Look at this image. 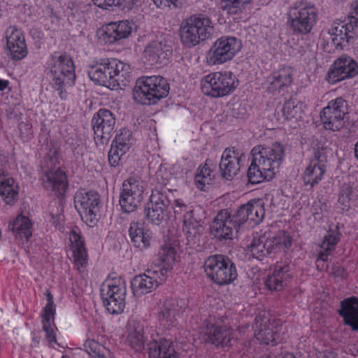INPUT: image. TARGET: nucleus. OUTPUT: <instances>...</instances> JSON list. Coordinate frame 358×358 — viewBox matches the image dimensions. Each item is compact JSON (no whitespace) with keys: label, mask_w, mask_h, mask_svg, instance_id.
<instances>
[{"label":"nucleus","mask_w":358,"mask_h":358,"mask_svg":"<svg viewBox=\"0 0 358 358\" xmlns=\"http://www.w3.org/2000/svg\"><path fill=\"white\" fill-rule=\"evenodd\" d=\"M215 178V172L214 169L206 161L197 168L194 176V184L199 189L205 191L213 184Z\"/></svg>","instance_id":"nucleus-42"},{"label":"nucleus","mask_w":358,"mask_h":358,"mask_svg":"<svg viewBox=\"0 0 358 358\" xmlns=\"http://www.w3.org/2000/svg\"><path fill=\"white\" fill-rule=\"evenodd\" d=\"M50 222L55 226L56 228L61 229L62 223L64 222V215L62 213L60 206L57 208L55 213L51 211L50 213Z\"/></svg>","instance_id":"nucleus-50"},{"label":"nucleus","mask_w":358,"mask_h":358,"mask_svg":"<svg viewBox=\"0 0 358 358\" xmlns=\"http://www.w3.org/2000/svg\"><path fill=\"white\" fill-rule=\"evenodd\" d=\"M264 206L262 200L252 199L240 206L235 215L238 225L245 224L254 227L262 222L265 215Z\"/></svg>","instance_id":"nucleus-26"},{"label":"nucleus","mask_w":358,"mask_h":358,"mask_svg":"<svg viewBox=\"0 0 358 358\" xmlns=\"http://www.w3.org/2000/svg\"><path fill=\"white\" fill-rule=\"evenodd\" d=\"M45 73L51 86L63 98V90L72 86L76 80V72L73 62L66 55L55 53L51 55L45 64Z\"/></svg>","instance_id":"nucleus-4"},{"label":"nucleus","mask_w":358,"mask_h":358,"mask_svg":"<svg viewBox=\"0 0 358 358\" xmlns=\"http://www.w3.org/2000/svg\"><path fill=\"white\" fill-rule=\"evenodd\" d=\"M75 208L82 220L89 227H94L99 219V195L93 191L81 189L74 196Z\"/></svg>","instance_id":"nucleus-15"},{"label":"nucleus","mask_w":358,"mask_h":358,"mask_svg":"<svg viewBox=\"0 0 358 358\" xmlns=\"http://www.w3.org/2000/svg\"><path fill=\"white\" fill-rule=\"evenodd\" d=\"M33 223L29 217L20 214L8 223V228L15 239L22 243L28 241L32 236Z\"/></svg>","instance_id":"nucleus-39"},{"label":"nucleus","mask_w":358,"mask_h":358,"mask_svg":"<svg viewBox=\"0 0 358 358\" xmlns=\"http://www.w3.org/2000/svg\"><path fill=\"white\" fill-rule=\"evenodd\" d=\"M291 245L292 238L287 233L275 228H268L254 234L245 251L250 257L262 261L272 252L287 250Z\"/></svg>","instance_id":"nucleus-3"},{"label":"nucleus","mask_w":358,"mask_h":358,"mask_svg":"<svg viewBox=\"0 0 358 358\" xmlns=\"http://www.w3.org/2000/svg\"><path fill=\"white\" fill-rule=\"evenodd\" d=\"M348 108L345 100L338 97L328 102L320 113V120L325 129L336 131L345 124Z\"/></svg>","instance_id":"nucleus-17"},{"label":"nucleus","mask_w":358,"mask_h":358,"mask_svg":"<svg viewBox=\"0 0 358 358\" xmlns=\"http://www.w3.org/2000/svg\"><path fill=\"white\" fill-rule=\"evenodd\" d=\"M127 343L135 351L142 350L145 343L143 328L138 327L137 329H131L127 336Z\"/></svg>","instance_id":"nucleus-47"},{"label":"nucleus","mask_w":358,"mask_h":358,"mask_svg":"<svg viewBox=\"0 0 358 358\" xmlns=\"http://www.w3.org/2000/svg\"><path fill=\"white\" fill-rule=\"evenodd\" d=\"M152 3L159 8H170L175 5L178 0H151Z\"/></svg>","instance_id":"nucleus-60"},{"label":"nucleus","mask_w":358,"mask_h":358,"mask_svg":"<svg viewBox=\"0 0 358 358\" xmlns=\"http://www.w3.org/2000/svg\"><path fill=\"white\" fill-rule=\"evenodd\" d=\"M357 75V62L348 55H343L337 57L330 65L325 80L330 85H336L352 79Z\"/></svg>","instance_id":"nucleus-19"},{"label":"nucleus","mask_w":358,"mask_h":358,"mask_svg":"<svg viewBox=\"0 0 358 358\" xmlns=\"http://www.w3.org/2000/svg\"><path fill=\"white\" fill-rule=\"evenodd\" d=\"M69 252L79 272H83L87 265V252L79 234L72 231L69 234Z\"/></svg>","instance_id":"nucleus-36"},{"label":"nucleus","mask_w":358,"mask_h":358,"mask_svg":"<svg viewBox=\"0 0 358 358\" xmlns=\"http://www.w3.org/2000/svg\"><path fill=\"white\" fill-rule=\"evenodd\" d=\"M126 293V284L121 278H108L104 281L101 288V295L109 313L117 315L124 310Z\"/></svg>","instance_id":"nucleus-12"},{"label":"nucleus","mask_w":358,"mask_h":358,"mask_svg":"<svg viewBox=\"0 0 358 358\" xmlns=\"http://www.w3.org/2000/svg\"><path fill=\"white\" fill-rule=\"evenodd\" d=\"M350 197H347L345 194H343L340 192V194L338 199V207L343 210H348L350 208L351 203L352 201L349 199Z\"/></svg>","instance_id":"nucleus-55"},{"label":"nucleus","mask_w":358,"mask_h":358,"mask_svg":"<svg viewBox=\"0 0 358 358\" xmlns=\"http://www.w3.org/2000/svg\"><path fill=\"white\" fill-rule=\"evenodd\" d=\"M93 3L104 10H109L111 8L116 6L117 3V0H91Z\"/></svg>","instance_id":"nucleus-53"},{"label":"nucleus","mask_w":358,"mask_h":358,"mask_svg":"<svg viewBox=\"0 0 358 358\" xmlns=\"http://www.w3.org/2000/svg\"><path fill=\"white\" fill-rule=\"evenodd\" d=\"M40 338H33V342L34 343V346H37L39 344Z\"/></svg>","instance_id":"nucleus-64"},{"label":"nucleus","mask_w":358,"mask_h":358,"mask_svg":"<svg viewBox=\"0 0 358 358\" xmlns=\"http://www.w3.org/2000/svg\"><path fill=\"white\" fill-rule=\"evenodd\" d=\"M47 303L43 309L42 327L45 332V340L51 348H55L57 345V333L58 329L55 323V308L53 296L50 292H47Z\"/></svg>","instance_id":"nucleus-28"},{"label":"nucleus","mask_w":358,"mask_h":358,"mask_svg":"<svg viewBox=\"0 0 358 358\" xmlns=\"http://www.w3.org/2000/svg\"><path fill=\"white\" fill-rule=\"evenodd\" d=\"M172 198L173 196L171 197V199ZM171 205L176 215L181 214L183 212L187 213L188 210L192 209L191 207L187 206L185 203L180 199H174L173 203H171Z\"/></svg>","instance_id":"nucleus-49"},{"label":"nucleus","mask_w":358,"mask_h":358,"mask_svg":"<svg viewBox=\"0 0 358 358\" xmlns=\"http://www.w3.org/2000/svg\"><path fill=\"white\" fill-rule=\"evenodd\" d=\"M252 0H220L221 8L228 15H238L245 10Z\"/></svg>","instance_id":"nucleus-46"},{"label":"nucleus","mask_w":358,"mask_h":358,"mask_svg":"<svg viewBox=\"0 0 358 358\" xmlns=\"http://www.w3.org/2000/svg\"><path fill=\"white\" fill-rule=\"evenodd\" d=\"M116 6H119L122 9L131 10L138 3V0H117Z\"/></svg>","instance_id":"nucleus-59"},{"label":"nucleus","mask_w":358,"mask_h":358,"mask_svg":"<svg viewBox=\"0 0 358 358\" xmlns=\"http://www.w3.org/2000/svg\"><path fill=\"white\" fill-rule=\"evenodd\" d=\"M341 192L345 194L347 197H350L352 201L358 199V189L350 184H344Z\"/></svg>","instance_id":"nucleus-51"},{"label":"nucleus","mask_w":358,"mask_h":358,"mask_svg":"<svg viewBox=\"0 0 358 358\" xmlns=\"http://www.w3.org/2000/svg\"><path fill=\"white\" fill-rule=\"evenodd\" d=\"M167 278L155 268L148 269L145 273L135 275L131 280V287L136 297H141L152 292L160 285L164 283Z\"/></svg>","instance_id":"nucleus-22"},{"label":"nucleus","mask_w":358,"mask_h":358,"mask_svg":"<svg viewBox=\"0 0 358 358\" xmlns=\"http://www.w3.org/2000/svg\"><path fill=\"white\" fill-rule=\"evenodd\" d=\"M46 152L43 159L45 175L42 178L44 186L57 196H62L66 193L68 183L65 173L57 168L58 149L50 144L46 146Z\"/></svg>","instance_id":"nucleus-9"},{"label":"nucleus","mask_w":358,"mask_h":358,"mask_svg":"<svg viewBox=\"0 0 358 358\" xmlns=\"http://www.w3.org/2000/svg\"><path fill=\"white\" fill-rule=\"evenodd\" d=\"M201 220L194 209H189L185 213L182 229L188 239L193 240L199 234L201 227Z\"/></svg>","instance_id":"nucleus-43"},{"label":"nucleus","mask_w":358,"mask_h":358,"mask_svg":"<svg viewBox=\"0 0 358 358\" xmlns=\"http://www.w3.org/2000/svg\"><path fill=\"white\" fill-rule=\"evenodd\" d=\"M187 302L178 298H164L159 300L153 308V314L161 325L170 327L176 326L185 310Z\"/></svg>","instance_id":"nucleus-14"},{"label":"nucleus","mask_w":358,"mask_h":358,"mask_svg":"<svg viewBox=\"0 0 358 358\" xmlns=\"http://www.w3.org/2000/svg\"><path fill=\"white\" fill-rule=\"evenodd\" d=\"M144 190V185L141 180L129 178L124 180L119 200L121 209L125 213L135 211L143 201Z\"/></svg>","instance_id":"nucleus-20"},{"label":"nucleus","mask_w":358,"mask_h":358,"mask_svg":"<svg viewBox=\"0 0 358 358\" xmlns=\"http://www.w3.org/2000/svg\"><path fill=\"white\" fill-rule=\"evenodd\" d=\"M251 162L247 177L250 183L257 185L274 178L285 155V147L275 142L257 145L251 150Z\"/></svg>","instance_id":"nucleus-1"},{"label":"nucleus","mask_w":358,"mask_h":358,"mask_svg":"<svg viewBox=\"0 0 358 358\" xmlns=\"http://www.w3.org/2000/svg\"><path fill=\"white\" fill-rule=\"evenodd\" d=\"M129 236L133 246L141 251L149 249L154 241L151 230L141 222L131 223Z\"/></svg>","instance_id":"nucleus-35"},{"label":"nucleus","mask_w":358,"mask_h":358,"mask_svg":"<svg viewBox=\"0 0 358 358\" xmlns=\"http://www.w3.org/2000/svg\"><path fill=\"white\" fill-rule=\"evenodd\" d=\"M178 249V241L172 239L166 241L159 248L158 259L160 264L155 266L154 268L162 273L166 278L168 276V273L173 269V266L179 261Z\"/></svg>","instance_id":"nucleus-29"},{"label":"nucleus","mask_w":358,"mask_h":358,"mask_svg":"<svg viewBox=\"0 0 358 358\" xmlns=\"http://www.w3.org/2000/svg\"><path fill=\"white\" fill-rule=\"evenodd\" d=\"M339 240V234L336 231H329L324 237L322 244L320 245L321 251L324 254L329 255L331 251H332Z\"/></svg>","instance_id":"nucleus-48"},{"label":"nucleus","mask_w":358,"mask_h":358,"mask_svg":"<svg viewBox=\"0 0 358 358\" xmlns=\"http://www.w3.org/2000/svg\"><path fill=\"white\" fill-rule=\"evenodd\" d=\"M292 278L291 268L285 264H277L265 279L266 287L271 292H280L287 286Z\"/></svg>","instance_id":"nucleus-31"},{"label":"nucleus","mask_w":358,"mask_h":358,"mask_svg":"<svg viewBox=\"0 0 358 358\" xmlns=\"http://www.w3.org/2000/svg\"><path fill=\"white\" fill-rule=\"evenodd\" d=\"M169 92V85L162 76H142L136 80L133 97L141 104L151 105L166 97Z\"/></svg>","instance_id":"nucleus-7"},{"label":"nucleus","mask_w":358,"mask_h":358,"mask_svg":"<svg viewBox=\"0 0 358 358\" xmlns=\"http://www.w3.org/2000/svg\"><path fill=\"white\" fill-rule=\"evenodd\" d=\"M171 55V48L163 38L149 41L141 52V59L146 67L166 63Z\"/></svg>","instance_id":"nucleus-23"},{"label":"nucleus","mask_w":358,"mask_h":358,"mask_svg":"<svg viewBox=\"0 0 358 358\" xmlns=\"http://www.w3.org/2000/svg\"><path fill=\"white\" fill-rule=\"evenodd\" d=\"M242 154L234 148H229L222 154L220 163L221 175L226 180H232L239 172Z\"/></svg>","instance_id":"nucleus-34"},{"label":"nucleus","mask_w":358,"mask_h":358,"mask_svg":"<svg viewBox=\"0 0 358 358\" xmlns=\"http://www.w3.org/2000/svg\"><path fill=\"white\" fill-rule=\"evenodd\" d=\"M255 336L260 343L275 345L282 340V325L271 320L269 314L261 311L255 317Z\"/></svg>","instance_id":"nucleus-18"},{"label":"nucleus","mask_w":358,"mask_h":358,"mask_svg":"<svg viewBox=\"0 0 358 358\" xmlns=\"http://www.w3.org/2000/svg\"><path fill=\"white\" fill-rule=\"evenodd\" d=\"M339 315L343 317L344 324L352 330L358 331V299L354 296L341 301Z\"/></svg>","instance_id":"nucleus-40"},{"label":"nucleus","mask_w":358,"mask_h":358,"mask_svg":"<svg viewBox=\"0 0 358 358\" xmlns=\"http://www.w3.org/2000/svg\"><path fill=\"white\" fill-rule=\"evenodd\" d=\"M327 210V205L320 200L314 201L312 206V212L313 215L323 214Z\"/></svg>","instance_id":"nucleus-56"},{"label":"nucleus","mask_w":358,"mask_h":358,"mask_svg":"<svg viewBox=\"0 0 358 358\" xmlns=\"http://www.w3.org/2000/svg\"><path fill=\"white\" fill-rule=\"evenodd\" d=\"M84 348L90 358H115L113 352L96 339H87Z\"/></svg>","instance_id":"nucleus-45"},{"label":"nucleus","mask_w":358,"mask_h":358,"mask_svg":"<svg viewBox=\"0 0 358 358\" xmlns=\"http://www.w3.org/2000/svg\"><path fill=\"white\" fill-rule=\"evenodd\" d=\"M318 20V10L315 4L307 0L295 1L287 13V22L294 33L310 34Z\"/></svg>","instance_id":"nucleus-8"},{"label":"nucleus","mask_w":358,"mask_h":358,"mask_svg":"<svg viewBox=\"0 0 358 358\" xmlns=\"http://www.w3.org/2000/svg\"><path fill=\"white\" fill-rule=\"evenodd\" d=\"M355 157L358 159V141L355 145Z\"/></svg>","instance_id":"nucleus-63"},{"label":"nucleus","mask_w":358,"mask_h":358,"mask_svg":"<svg viewBox=\"0 0 358 358\" xmlns=\"http://www.w3.org/2000/svg\"><path fill=\"white\" fill-rule=\"evenodd\" d=\"M18 182L6 172L0 170V196L8 205H14L19 197Z\"/></svg>","instance_id":"nucleus-38"},{"label":"nucleus","mask_w":358,"mask_h":358,"mask_svg":"<svg viewBox=\"0 0 358 358\" xmlns=\"http://www.w3.org/2000/svg\"><path fill=\"white\" fill-rule=\"evenodd\" d=\"M331 274L337 279H344L348 275V273L345 269L340 266H334Z\"/></svg>","instance_id":"nucleus-58"},{"label":"nucleus","mask_w":358,"mask_h":358,"mask_svg":"<svg viewBox=\"0 0 358 358\" xmlns=\"http://www.w3.org/2000/svg\"><path fill=\"white\" fill-rule=\"evenodd\" d=\"M306 105L301 101L294 99L286 101L278 111V115H281L282 121H291L301 117L304 113ZM280 120V117H279Z\"/></svg>","instance_id":"nucleus-41"},{"label":"nucleus","mask_w":358,"mask_h":358,"mask_svg":"<svg viewBox=\"0 0 358 358\" xmlns=\"http://www.w3.org/2000/svg\"><path fill=\"white\" fill-rule=\"evenodd\" d=\"M92 122L96 143H107L112 136L115 124L113 114L107 109H100L94 114Z\"/></svg>","instance_id":"nucleus-25"},{"label":"nucleus","mask_w":358,"mask_h":358,"mask_svg":"<svg viewBox=\"0 0 358 358\" xmlns=\"http://www.w3.org/2000/svg\"><path fill=\"white\" fill-rule=\"evenodd\" d=\"M243 48L240 38L222 36L217 38L206 52L205 62L208 66H221L231 62Z\"/></svg>","instance_id":"nucleus-10"},{"label":"nucleus","mask_w":358,"mask_h":358,"mask_svg":"<svg viewBox=\"0 0 358 358\" xmlns=\"http://www.w3.org/2000/svg\"><path fill=\"white\" fill-rule=\"evenodd\" d=\"M21 138L24 141H28L33 136L31 125L28 123L22 122L19 125Z\"/></svg>","instance_id":"nucleus-52"},{"label":"nucleus","mask_w":358,"mask_h":358,"mask_svg":"<svg viewBox=\"0 0 358 358\" xmlns=\"http://www.w3.org/2000/svg\"><path fill=\"white\" fill-rule=\"evenodd\" d=\"M134 23L128 20L112 21L102 24L96 31L98 43L102 45H114L128 39L134 31Z\"/></svg>","instance_id":"nucleus-13"},{"label":"nucleus","mask_w":358,"mask_h":358,"mask_svg":"<svg viewBox=\"0 0 358 358\" xmlns=\"http://www.w3.org/2000/svg\"><path fill=\"white\" fill-rule=\"evenodd\" d=\"M213 31L212 20L202 14H194L183 20L179 29L180 41L188 48L194 47L208 39Z\"/></svg>","instance_id":"nucleus-6"},{"label":"nucleus","mask_w":358,"mask_h":358,"mask_svg":"<svg viewBox=\"0 0 358 358\" xmlns=\"http://www.w3.org/2000/svg\"><path fill=\"white\" fill-rule=\"evenodd\" d=\"M328 259V254H324L323 252H320L316 260V267L319 271H323L326 268L325 263Z\"/></svg>","instance_id":"nucleus-57"},{"label":"nucleus","mask_w":358,"mask_h":358,"mask_svg":"<svg viewBox=\"0 0 358 358\" xmlns=\"http://www.w3.org/2000/svg\"><path fill=\"white\" fill-rule=\"evenodd\" d=\"M131 134L122 132L115 137L108 152V161L111 166H116L122 157L129 150L131 145Z\"/></svg>","instance_id":"nucleus-37"},{"label":"nucleus","mask_w":358,"mask_h":358,"mask_svg":"<svg viewBox=\"0 0 358 358\" xmlns=\"http://www.w3.org/2000/svg\"><path fill=\"white\" fill-rule=\"evenodd\" d=\"M172 192L169 189H154L145 208L147 219L153 224L159 225L169 218V206Z\"/></svg>","instance_id":"nucleus-16"},{"label":"nucleus","mask_w":358,"mask_h":358,"mask_svg":"<svg viewBox=\"0 0 358 358\" xmlns=\"http://www.w3.org/2000/svg\"><path fill=\"white\" fill-rule=\"evenodd\" d=\"M260 358H296V357L292 353H285V354H275L270 353L266 356L262 357Z\"/></svg>","instance_id":"nucleus-61"},{"label":"nucleus","mask_w":358,"mask_h":358,"mask_svg":"<svg viewBox=\"0 0 358 358\" xmlns=\"http://www.w3.org/2000/svg\"><path fill=\"white\" fill-rule=\"evenodd\" d=\"M8 80L0 78V91L5 90L8 87Z\"/></svg>","instance_id":"nucleus-62"},{"label":"nucleus","mask_w":358,"mask_h":358,"mask_svg":"<svg viewBox=\"0 0 358 358\" xmlns=\"http://www.w3.org/2000/svg\"><path fill=\"white\" fill-rule=\"evenodd\" d=\"M329 149L322 145L314 150L313 157L303 173V180L306 185L313 187L324 178L327 171V156Z\"/></svg>","instance_id":"nucleus-21"},{"label":"nucleus","mask_w":358,"mask_h":358,"mask_svg":"<svg viewBox=\"0 0 358 358\" xmlns=\"http://www.w3.org/2000/svg\"><path fill=\"white\" fill-rule=\"evenodd\" d=\"M237 224L236 219L234 220L228 210H222L214 218L210 226V233L220 241L231 240Z\"/></svg>","instance_id":"nucleus-27"},{"label":"nucleus","mask_w":358,"mask_h":358,"mask_svg":"<svg viewBox=\"0 0 358 358\" xmlns=\"http://www.w3.org/2000/svg\"><path fill=\"white\" fill-rule=\"evenodd\" d=\"M7 56L13 61L25 59L29 53L23 31L15 26H9L5 31Z\"/></svg>","instance_id":"nucleus-24"},{"label":"nucleus","mask_w":358,"mask_h":358,"mask_svg":"<svg viewBox=\"0 0 358 358\" xmlns=\"http://www.w3.org/2000/svg\"><path fill=\"white\" fill-rule=\"evenodd\" d=\"M89 78L95 84L115 90L127 86L132 80L129 64L115 58H102L87 66Z\"/></svg>","instance_id":"nucleus-2"},{"label":"nucleus","mask_w":358,"mask_h":358,"mask_svg":"<svg viewBox=\"0 0 358 358\" xmlns=\"http://www.w3.org/2000/svg\"><path fill=\"white\" fill-rule=\"evenodd\" d=\"M234 336L232 331L226 326L209 324L206 326L205 331L199 338L208 341L216 346L229 347Z\"/></svg>","instance_id":"nucleus-32"},{"label":"nucleus","mask_w":358,"mask_h":358,"mask_svg":"<svg viewBox=\"0 0 358 358\" xmlns=\"http://www.w3.org/2000/svg\"><path fill=\"white\" fill-rule=\"evenodd\" d=\"M350 8V22L355 27H358V0H355L352 2Z\"/></svg>","instance_id":"nucleus-54"},{"label":"nucleus","mask_w":358,"mask_h":358,"mask_svg":"<svg viewBox=\"0 0 358 358\" xmlns=\"http://www.w3.org/2000/svg\"><path fill=\"white\" fill-rule=\"evenodd\" d=\"M355 27L350 22L334 24L327 30L322 31L320 36L325 41L331 40L335 48L341 50L348 43Z\"/></svg>","instance_id":"nucleus-30"},{"label":"nucleus","mask_w":358,"mask_h":358,"mask_svg":"<svg viewBox=\"0 0 358 358\" xmlns=\"http://www.w3.org/2000/svg\"><path fill=\"white\" fill-rule=\"evenodd\" d=\"M239 85L234 73L228 70L210 72L201 77L200 90L206 96L218 99L232 94Z\"/></svg>","instance_id":"nucleus-5"},{"label":"nucleus","mask_w":358,"mask_h":358,"mask_svg":"<svg viewBox=\"0 0 358 358\" xmlns=\"http://www.w3.org/2000/svg\"><path fill=\"white\" fill-rule=\"evenodd\" d=\"M294 69L290 66H283L268 76L264 83V87L270 92L283 90L293 83Z\"/></svg>","instance_id":"nucleus-33"},{"label":"nucleus","mask_w":358,"mask_h":358,"mask_svg":"<svg viewBox=\"0 0 358 358\" xmlns=\"http://www.w3.org/2000/svg\"><path fill=\"white\" fill-rule=\"evenodd\" d=\"M204 271L208 278L220 285H229L237 278L234 264L228 257L221 255L207 258L204 263Z\"/></svg>","instance_id":"nucleus-11"},{"label":"nucleus","mask_w":358,"mask_h":358,"mask_svg":"<svg viewBox=\"0 0 358 358\" xmlns=\"http://www.w3.org/2000/svg\"><path fill=\"white\" fill-rule=\"evenodd\" d=\"M149 355L150 358H178L172 343L166 340L152 343Z\"/></svg>","instance_id":"nucleus-44"}]
</instances>
